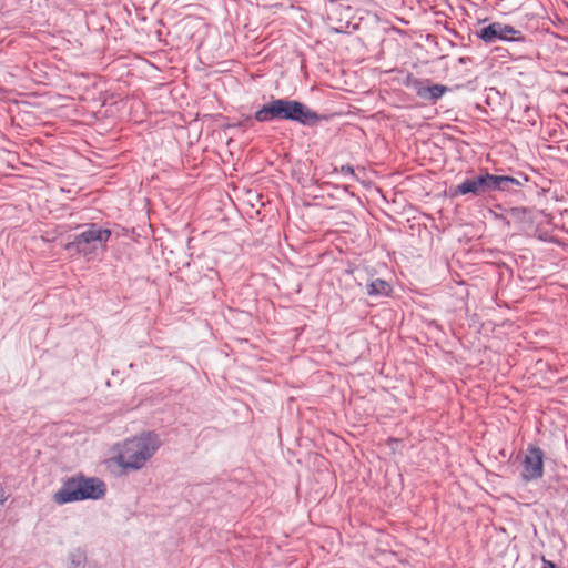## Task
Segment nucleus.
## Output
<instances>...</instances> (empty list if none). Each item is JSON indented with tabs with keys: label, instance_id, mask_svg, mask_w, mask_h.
<instances>
[{
	"label": "nucleus",
	"instance_id": "obj_1",
	"mask_svg": "<svg viewBox=\"0 0 568 568\" xmlns=\"http://www.w3.org/2000/svg\"><path fill=\"white\" fill-rule=\"evenodd\" d=\"M161 447V439L153 432H143L116 443L109 464L118 466L122 473L139 471L154 457Z\"/></svg>",
	"mask_w": 568,
	"mask_h": 568
},
{
	"label": "nucleus",
	"instance_id": "obj_2",
	"mask_svg": "<svg viewBox=\"0 0 568 568\" xmlns=\"http://www.w3.org/2000/svg\"><path fill=\"white\" fill-rule=\"evenodd\" d=\"M105 484L97 477L74 476L64 480L54 491L52 499L57 505L82 500H98L104 497Z\"/></svg>",
	"mask_w": 568,
	"mask_h": 568
},
{
	"label": "nucleus",
	"instance_id": "obj_3",
	"mask_svg": "<svg viewBox=\"0 0 568 568\" xmlns=\"http://www.w3.org/2000/svg\"><path fill=\"white\" fill-rule=\"evenodd\" d=\"M255 120L266 122L276 118L292 120L302 124L315 123L317 114L304 104L292 100H274L255 112Z\"/></svg>",
	"mask_w": 568,
	"mask_h": 568
},
{
	"label": "nucleus",
	"instance_id": "obj_4",
	"mask_svg": "<svg viewBox=\"0 0 568 568\" xmlns=\"http://www.w3.org/2000/svg\"><path fill=\"white\" fill-rule=\"evenodd\" d=\"M544 473V454L538 447H529L524 462L523 477L526 481L538 479Z\"/></svg>",
	"mask_w": 568,
	"mask_h": 568
},
{
	"label": "nucleus",
	"instance_id": "obj_5",
	"mask_svg": "<svg viewBox=\"0 0 568 568\" xmlns=\"http://www.w3.org/2000/svg\"><path fill=\"white\" fill-rule=\"evenodd\" d=\"M517 34H519V32L515 30L513 27L505 26L501 23L489 24L480 31V38L485 42H493L497 39L504 41L517 40Z\"/></svg>",
	"mask_w": 568,
	"mask_h": 568
},
{
	"label": "nucleus",
	"instance_id": "obj_6",
	"mask_svg": "<svg viewBox=\"0 0 568 568\" xmlns=\"http://www.w3.org/2000/svg\"><path fill=\"white\" fill-rule=\"evenodd\" d=\"M110 235L111 233L109 230L91 226L87 231L79 234L72 242V245H74L79 252H84V244H90L93 242L105 243Z\"/></svg>",
	"mask_w": 568,
	"mask_h": 568
},
{
	"label": "nucleus",
	"instance_id": "obj_7",
	"mask_svg": "<svg viewBox=\"0 0 568 568\" xmlns=\"http://www.w3.org/2000/svg\"><path fill=\"white\" fill-rule=\"evenodd\" d=\"M483 190H486L484 175L464 181L456 187L455 194H476Z\"/></svg>",
	"mask_w": 568,
	"mask_h": 568
},
{
	"label": "nucleus",
	"instance_id": "obj_8",
	"mask_svg": "<svg viewBox=\"0 0 568 568\" xmlns=\"http://www.w3.org/2000/svg\"><path fill=\"white\" fill-rule=\"evenodd\" d=\"M367 294L372 297L388 296L392 292L390 285L379 278L371 281L366 286Z\"/></svg>",
	"mask_w": 568,
	"mask_h": 568
},
{
	"label": "nucleus",
	"instance_id": "obj_9",
	"mask_svg": "<svg viewBox=\"0 0 568 568\" xmlns=\"http://www.w3.org/2000/svg\"><path fill=\"white\" fill-rule=\"evenodd\" d=\"M486 190H501L506 184H514L517 181L510 176L484 175Z\"/></svg>",
	"mask_w": 568,
	"mask_h": 568
},
{
	"label": "nucleus",
	"instance_id": "obj_10",
	"mask_svg": "<svg viewBox=\"0 0 568 568\" xmlns=\"http://www.w3.org/2000/svg\"><path fill=\"white\" fill-rule=\"evenodd\" d=\"M446 91L447 88L445 85L435 84L420 90L418 94L424 98H430L436 100L443 97Z\"/></svg>",
	"mask_w": 568,
	"mask_h": 568
},
{
	"label": "nucleus",
	"instance_id": "obj_11",
	"mask_svg": "<svg viewBox=\"0 0 568 568\" xmlns=\"http://www.w3.org/2000/svg\"><path fill=\"white\" fill-rule=\"evenodd\" d=\"M87 556L82 550H75L70 554L68 568H85Z\"/></svg>",
	"mask_w": 568,
	"mask_h": 568
},
{
	"label": "nucleus",
	"instance_id": "obj_12",
	"mask_svg": "<svg viewBox=\"0 0 568 568\" xmlns=\"http://www.w3.org/2000/svg\"><path fill=\"white\" fill-rule=\"evenodd\" d=\"M387 444L393 453L397 452L399 447V442L397 439L390 438L388 439Z\"/></svg>",
	"mask_w": 568,
	"mask_h": 568
},
{
	"label": "nucleus",
	"instance_id": "obj_13",
	"mask_svg": "<svg viewBox=\"0 0 568 568\" xmlns=\"http://www.w3.org/2000/svg\"><path fill=\"white\" fill-rule=\"evenodd\" d=\"M342 172L346 173V174H349V175H353L354 174V169L352 166H342Z\"/></svg>",
	"mask_w": 568,
	"mask_h": 568
},
{
	"label": "nucleus",
	"instance_id": "obj_14",
	"mask_svg": "<svg viewBox=\"0 0 568 568\" xmlns=\"http://www.w3.org/2000/svg\"><path fill=\"white\" fill-rule=\"evenodd\" d=\"M544 568H556L555 564L552 561L542 559Z\"/></svg>",
	"mask_w": 568,
	"mask_h": 568
}]
</instances>
